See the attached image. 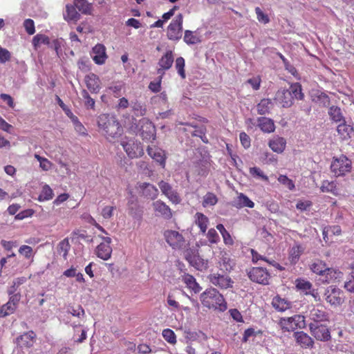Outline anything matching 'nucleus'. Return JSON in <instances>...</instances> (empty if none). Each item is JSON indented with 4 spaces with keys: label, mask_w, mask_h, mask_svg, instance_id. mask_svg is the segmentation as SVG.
<instances>
[{
    "label": "nucleus",
    "mask_w": 354,
    "mask_h": 354,
    "mask_svg": "<svg viewBox=\"0 0 354 354\" xmlns=\"http://www.w3.org/2000/svg\"><path fill=\"white\" fill-rule=\"evenodd\" d=\"M203 306L208 310L224 312L227 308V304L223 295L215 288H207L200 295Z\"/></svg>",
    "instance_id": "obj_1"
},
{
    "label": "nucleus",
    "mask_w": 354,
    "mask_h": 354,
    "mask_svg": "<svg viewBox=\"0 0 354 354\" xmlns=\"http://www.w3.org/2000/svg\"><path fill=\"white\" fill-rule=\"evenodd\" d=\"M99 129L106 138H115L122 133V128L118 119L108 113L100 114L97 118Z\"/></svg>",
    "instance_id": "obj_2"
},
{
    "label": "nucleus",
    "mask_w": 354,
    "mask_h": 354,
    "mask_svg": "<svg viewBox=\"0 0 354 354\" xmlns=\"http://www.w3.org/2000/svg\"><path fill=\"white\" fill-rule=\"evenodd\" d=\"M308 324L328 323L330 320V315L326 308L323 305H312L308 307L306 315Z\"/></svg>",
    "instance_id": "obj_3"
},
{
    "label": "nucleus",
    "mask_w": 354,
    "mask_h": 354,
    "mask_svg": "<svg viewBox=\"0 0 354 354\" xmlns=\"http://www.w3.org/2000/svg\"><path fill=\"white\" fill-rule=\"evenodd\" d=\"M163 236L167 243L174 250L185 249L189 245V242L176 230H165Z\"/></svg>",
    "instance_id": "obj_4"
},
{
    "label": "nucleus",
    "mask_w": 354,
    "mask_h": 354,
    "mask_svg": "<svg viewBox=\"0 0 354 354\" xmlns=\"http://www.w3.org/2000/svg\"><path fill=\"white\" fill-rule=\"evenodd\" d=\"M279 326L283 331L291 332L297 328L303 329L306 326V317L302 315H295L292 317H281L279 320Z\"/></svg>",
    "instance_id": "obj_5"
},
{
    "label": "nucleus",
    "mask_w": 354,
    "mask_h": 354,
    "mask_svg": "<svg viewBox=\"0 0 354 354\" xmlns=\"http://www.w3.org/2000/svg\"><path fill=\"white\" fill-rule=\"evenodd\" d=\"M352 162L345 155L333 157L330 170L335 176H344L351 171Z\"/></svg>",
    "instance_id": "obj_6"
},
{
    "label": "nucleus",
    "mask_w": 354,
    "mask_h": 354,
    "mask_svg": "<svg viewBox=\"0 0 354 354\" xmlns=\"http://www.w3.org/2000/svg\"><path fill=\"white\" fill-rule=\"evenodd\" d=\"M183 16L177 15L170 22L167 28V37L169 40L178 41L183 36Z\"/></svg>",
    "instance_id": "obj_7"
},
{
    "label": "nucleus",
    "mask_w": 354,
    "mask_h": 354,
    "mask_svg": "<svg viewBox=\"0 0 354 354\" xmlns=\"http://www.w3.org/2000/svg\"><path fill=\"white\" fill-rule=\"evenodd\" d=\"M308 327L311 335L317 341L328 342L330 340V331L326 323L308 324Z\"/></svg>",
    "instance_id": "obj_8"
},
{
    "label": "nucleus",
    "mask_w": 354,
    "mask_h": 354,
    "mask_svg": "<svg viewBox=\"0 0 354 354\" xmlns=\"http://www.w3.org/2000/svg\"><path fill=\"white\" fill-rule=\"evenodd\" d=\"M124 150L129 158H138L144 155V149L140 142L129 139L121 142Z\"/></svg>",
    "instance_id": "obj_9"
},
{
    "label": "nucleus",
    "mask_w": 354,
    "mask_h": 354,
    "mask_svg": "<svg viewBox=\"0 0 354 354\" xmlns=\"http://www.w3.org/2000/svg\"><path fill=\"white\" fill-rule=\"evenodd\" d=\"M207 279L213 286L221 290H226L233 287L234 281L227 274H221L218 272H212L207 276Z\"/></svg>",
    "instance_id": "obj_10"
},
{
    "label": "nucleus",
    "mask_w": 354,
    "mask_h": 354,
    "mask_svg": "<svg viewBox=\"0 0 354 354\" xmlns=\"http://www.w3.org/2000/svg\"><path fill=\"white\" fill-rule=\"evenodd\" d=\"M249 279L255 283L268 285L270 279V274L266 268L262 267H253L248 271Z\"/></svg>",
    "instance_id": "obj_11"
},
{
    "label": "nucleus",
    "mask_w": 354,
    "mask_h": 354,
    "mask_svg": "<svg viewBox=\"0 0 354 354\" xmlns=\"http://www.w3.org/2000/svg\"><path fill=\"white\" fill-rule=\"evenodd\" d=\"M100 238L102 242L96 247L95 252L98 258L106 261L111 258L112 254L111 239L108 236H100Z\"/></svg>",
    "instance_id": "obj_12"
},
{
    "label": "nucleus",
    "mask_w": 354,
    "mask_h": 354,
    "mask_svg": "<svg viewBox=\"0 0 354 354\" xmlns=\"http://www.w3.org/2000/svg\"><path fill=\"white\" fill-rule=\"evenodd\" d=\"M343 292L335 286H329L325 292L326 301L331 306H339L344 302Z\"/></svg>",
    "instance_id": "obj_13"
},
{
    "label": "nucleus",
    "mask_w": 354,
    "mask_h": 354,
    "mask_svg": "<svg viewBox=\"0 0 354 354\" xmlns=\"http://www.w3.org/2000/svg\"><path fill=\"white\" fill-rule=\"evenodd\" d=\"M174 61V57L172 50H167L165 53L158 60V68L157 69V73L158 75H161V77H163V75L165 73V71L170 69L171 67L172 66Z\"/></svg>",
    "instance_id": "obj_14"
},
{
    "label": "nucleus",
    "mask_w": 354,
    "mask_h": 354,
    "mask_svg": "<svg viewBox=\"0 0 354 354\" xmlns=\"http://www.w3.org/2000/svg\"><path fill=\"white\" fill-rule=\"evenodd\" d=\"M159 188L162 193L172 203L178 204L181 199L178 192L173 189L172 186L166 181L161 180L158 183Z\"/></svg>",
    "instance_id": "obj_15"
},
{
    "label": "nucleus",
    "mask_w": 354,
    "mask_h": 354,
    "mask_svg": "<svg viewBox=\"0 0 354 354\" xmlns=\"http://www.w3.org/2000/svg\"><path fill=\"white\" fill-rule=\"evenodd\" d=\"M37 335L32 330L24 333L16 338V344L21 348H30L36 342Z\"/></svg>",
    "instance_id": "obj_16"
},
{
    "label": "nucleus",
    "mask_w": 354,
    "mask_h": 354,
    "mask_svg": "<svg viewBox=\"0 0 354 354\" xmlns=\"http://www.w3.org/2000/svg\"><path fill=\"white\" fill-rule=\"evenodd\" d=\"M235 265L234 259L230 258L226 251H221L218 261V267L221 270L225 273H230L234 270Z\"/></svg>",
    "instance_id": "obj_17"
},
{
    "label": "nucleus",
    "mask_w": 354,
    "mask_h": 354,
    "mask_svg": "<svg viewBox=\"0 0 354 354\" xmlns=\"http://www.w3.org/2000/svg\"><path fill=\"white\" fill-rule=\"evenodd\" d=\"M147 151L151 158L158 162L162 168H165L167 157L164 150L156 146H149Z\"/></svg>",
    "instance_id": "obj_18"
},
{
    "label": "nucleus",
    "mask_w": 354,
    "mask_h": 354,
    "mask_svg": "<svg viewBox=\"0 0 354 354\" xmlns=\"http://www.w3.org/2000/svg\"><path fill=\"white\" fill-rule=\"evenodd\" d=\"M153 207L158 216H161L165 219H170L172 217V212L170 207L160 200L153 203Z\"/></svg>",
    "instance_id": "obj_19"
},
{
    "label": "nucleus",
    "mask_w": 354,
    "mask_h": 354,
    "mask_svg": "<svg viewBox=\"0 0 354 354\" xmlns=\"http://www.w3.org/2000/svg\"><path fill=\"white\" fill-rule=\"evenodd\" d=\"M275 100L283 107H290L293 104V96L288 89H280L275 95Z\"/></svg>",
    "instance_id": "obj_20"
},
{
    "label": "nucleus",
    "mask_w": 354,
    "mask_h": 354,
    "mask_svg": "<svg viewBox=\"0 0 354 354\" xmlns=\"http://www.w3.org/2000/svg\"><path fill=\"white\" fill-rule=\"evenodd\" d=\"M93 59L97 64H102L106 62L107 55L106 48L103 44H96L92 50Z\"/></svg>",
    "instance_id": "obj_21"
},
{
    "label": "nucleus",
    "mask_w": 354,
    "mask_h": 354,
    "mask_svg": "<svg viewBox=\"0 0 354 354\" xmlns=\"http://www.w3.org/2000/svg\"><path fill=\"white\" fill-rule=\"evenodd\" d=\"M294 337L297 343L302 348H313L314 346L315 342L313 338L304 331L295 332Z\"/></svg>",
    "instance_id": "obj_22"
},
{
    "label": "nucleus",
    "mask_w": 354,
    "mask_h": 354,
    "mask_svg": "<svg viewBox=\"0 0 354 354\" xmlns=\"http://www.w3.org/2000/svg\"><path fill=\"white\" fill-rule=\"evenodd\" d=\"M272 307L279 312H285L292 307L291 301L287 299L282 298L279 295L273 297L272 300Z\"/></svg>",
    "instance_id": "obj_23"
},
{
    "label": "nucleus",
    "mask_w": 354,
    "mask_h": 354,
    "mask_svg": "<svg viewBox=\"0 0 354 354\" xmlns=\"http://www.w3.org/2000/svg\"><path fill=\"white\" fill-rule=\"evenodd\" d=\"M323 277L324 283H334L340 281L343 277V272L337 269L328 267Z\"/></svg>",
    "instance_id": "obj_24"
},
{
    "label": "nucleus",
    "mask_w": 354,
    "mask_h": 354,
    "mask_svg": "<svg viewBox=\"0 0 354 354\" xmlns=\"http://www.w3.org/2000/svg\"><path fill=\"white\" fill-rule=\"evenodd\" d=\"M141 194L147 198L153 200L158 195V189L152 184L142 183L139 185Z\"/></svg>",
    "instance_id": "obj_25"
},
{
    "label": "nucleus",
    "mask_w": 354,
    "mask_h": 354,
    "mask_svg": "<svg viewBox=\"0 0 354 354\" xmlns=\"http://www.w3.org/2000/svg\"><path fill=\"white\" fill-rule=\"evenodd\" d=\"M85 84L92 93H97L100 90V79L94 73L88 74L85 77Z\"/></svg>",
    "instance_id": "obj_26"
},
{
    "label": "nucleus",
    "mask_w": 354,
    "mask_h": 354,
    "mask_svg": "<svg viewBox=\"0 0 354 354\" xmlns=\"http://www.w3.org/2000/svg\"><path fill=\"white\" fill-rule=\"evenodd\" d=\"M305 248L299 243H295L288 250V260L292 265H295L304 253Z\"/></svg>",
    "instance_id": "obj_27"
},
{
    "label": "nucleus",
    "mask_w": 354,
    "mask_h": 354,
    "mask_svg": "<svg viewBox=\"0 0 354 354\" xmlns=\"http://www.w3.org/2000/svg\"><path fill=\"white\" fill-rule=\"evenodd\" d=\"M257 125L259 129L264 133H272L275 130L274 121L266 117H259L257 119Z\"/></svg>",
    "instance_id": "obj_28"
},
{
    "label": "nucleus",
    "mask_w": 354,
    "mask_h": 354,
    "mask_svg": "<svg viewBox=\"0 0 354 354\" xmlns=\"http://www.w3.org/2000/svg\"><path fill=\"white\" fill-rule=\"evenodd\" d=\"M182 281L186 284V287L194 292L195 294L198 293L202 288L196 282V279L189 274H185L182 276Z\"/></svg>",
    "instance_id": "obj_29"
},
{
    "label": "nucleus",
    "mask_w": 354,
    "mask_h": 354,
    "mask_svg": "<svg viewBox=\"0 0 354 354\" xmlns=\"http://www.w3.org/2000/svg\"><path fill=\"white\" fill-rule=\"evenodd\" d=\"M268 145L273 151L280 153L285 150L286 141L282 137L276 136L269 141Z\"/></svg>",
    "instance_id": "obj_30"
},
{
    "label": "nucleus",
    "mask_w": 354,
    "mask_h": 354,
    "mask_svg": "<svg viewBox=\"0 0 354 354\" xmlns=\"http://www.w3.org/2000/svg\"><path fill=\"white\" fill-rule=\"evenodd\" d=\"M194 223L199 227L200 232L205 234L209 225L208 217L201 212H196L194 215Z\"/></svg>",
    "instance_id": "obj_31"
},
{
    "label": "nucleus",
    "mask_w": 354,
    "mask_h": 354,
    "mask_svg": "<svg viewBox=\"0 0 354 354\" xmlns=\"http://www.w3.org/2000/svg\"><path fill=\"white\" fill-rule=\"evenodd\" d=\"M233 206L241 209L245 207L253 208L254 203L246 195L243 193H240L237 198L233 201Z\"/></svg>",
    "instance_id": "obj_32"
},
{
    "label": "nucleus",
    "mask_w": 354,
    "mask_h": 354,
    "mask_svg": "<svg viewBox=\"0 0 354 354\" xmlns=\"http://www.w3.org/2000/svg\"><path fill=\"white\" fill-rule=\"evenodd\" d=\"M327 264L324 261L321 259H315L312 263L310 265V270L319 276H324L326 272V270L327 269Z\"/></svg>",
    "instance_id": "obj_33"
},
{
    "label": "nucleus",
    "mask_w": 354,
    "mask_h": 354,
    "mask_svg": "<svg viewBox=\"0 0 354 354\" xmlns=\"http://www.w3.org/2000/svg\"><path fill=\"white\" fill-rule=\"evenodd\" d=\"M320 190L322 192L331 193L332 194L336 196L339 195V192L337 186V183L335 181L324 180L322 183Z\"/></svg>",
    "instance_id": "obj_34"
},
{
    "label": "nucleus",
    "mask_w": 354,
    "mask_h": 354,
    "mask_svg": "<svg viewBox=\"0 0 354 354\" xmlns=\"http://www.w3.org/2000/svg\"><path fill=\"white\" fill-rule=\"evenodd\" d=\"M141 136L143 139L155 140V128L152 122L147 120L145 126H142Z\"/></svg>",
    "instance_id": "obj_35"
},
{
    "label": "nucleus",
    "mask_w": 354,
    "mask_h": 354,
    "mask_svg": "<svg viewBox=\"0 0 354 354\" xmlns=\"http://www.w3.org/2000/svg\"><path fill=\"white\" fill-rule=\"evenodd\" d=\"M338 135L342 140H347L351 138V135L353 131V127L347 124L344 121L339 124L337 127Z\"/></svg>",
    "instance_id": "obj_36"
},
{
    "label": "nucleus",
    "mask_w": 354,
    "mask_h": 354,
    "mask_svg": "<svg viewBox=\"0 0 354 354\" xmlns=\"http://www.w3.org/2000/svg\"><path fill=\"white\" fill-rule=\"evenodd\" d=\"M273 104L268 98L262 99L257 106V113L259 115H266L270 113Z\"/></svg>",
    "instance_id": "obj_37"
},
{
    "label": "nucleus",
    "mask_w": 354,
    "mask_h": 354,
    "mask_svg": "<svg viewBox=\"0 0 354 354\" xmlns=\"http://www.w3.org/2000/svg\"><path fill=\"white\" fill-rule=\"evenodd\" d=\"M295 286L297 290L302 291L306 295H308L313 289L312 283L304 279H297L295 281Z\"/></svg>",
    "instance_id": "obj_38"
},
{
    "label": "nucleus",
    "mask_w": 354,
    "mask_h": 354,
    "mask_svg": "<svg viewBox=\"0 0 354 354\" xmlns=\"http://www.w3.org/2000/svg\"><path fill=\"white\" fill-rule=\"evenodd\" d=\"M328 115L330 119L335 122H341L342 120L344 121L341 109L337 106L330 107Z\"/></svg>",
    "instance_id": "obj_39"
},
{
    "label": "nucleus",
    "mask_w": 354,
    "mask_h": 354,
    "mask_svg": "<svg viewBox=\"0 0 354 354\" xmlns=\"http://www.w3.org/2000/svg\"><path fill=\"white\" fill-rule=\"evenodd\" d=\"M71 245L68 238L61 241L57 245V252L62 254L63 258L66 260L67 259L68 253L70 250Z\"/></svg>",
    "instance_id": "obj_40"
},
{
    "label": "nucleus",
    "mask_w": 354,
    "mask_h": 354,
    "mask_svg": "<svg viewBox=\"0 0 354 354\" xmlns=\"http://www.w3.org/2000/svg\"><path fill=\"white\" fill-rule=\"evenodd\" d=\"M131 106L132 108V111L135 113L136 115L143 116L146 114V106L138 100H136L131 101Z\"/></svg>",
    "instance_id": "obj_41"
},
{
    "label": "nucleus",
    "mask_w": 354,
    "mask_h": 354,
    "mask_svg": "<svg viewBox=\"0 0 354 354\" xmlns=\"http://www.w3.org/2000/svg\"><path fill=\"white\" fill-rule=\"evenodd\" d=\"M32 45L34 48L37 50L41 44H50V39L48 36L42 34H37L32 38Z\"/></svg>",
    "instance_id": "obj_42"
},
{
    "label": "nucleus",
    "mask_w": 354,
    "mask_h": 354,
    "mask_svg": "<svg viewBox=\"0 0 354 354\" xmlns=\"http://www.w3.org/2000/svg\"><path fill=\"white\" fill-rule=\"evenodd\" d=\"M80 14L76 10V8L75 6L72 5H66V15H65V19L66 20H73V21H77L80 19Z\"/></svg>",
    "instance_id": "obj_43"
},
{
    "label": "nucleus",
    "mask_w": 354,
    "mask_h": 354,
    "mask_svg": "<svg viewBox=\"0 0 354 354\" xmlns=\"http://www.w3.org/2000/svg\"><path fill=\"white\" fill-rule=\"evenodd\" d=\"M81 95L84 100V106L86 109L95 110V101L91 97L88 92L86 89L81 91Z\"/></svg>",
    "instance_id": "obj_44"
},
{
    "label": "nucleus",
    "mask_w": 354,
    "mask_h": 354,
    "mask_svg": "<svg viewBox=\"0 0 354 354\" xmlns=\"http://www.w3.org/2000/svg\"><path fill=\"white\" fill-rule=\"evenodd\" d=\"M185 61L183 57H178L175 60V68L178 74L182 79H185L186 73L185 70Z\"/></svg>",
    "instance_id": "obj_45"
},
{
    "label": "nucleus",
    "mask_w": 354,
    "mask_h": 354,
    "mask_svg": "<svg viewBox=\"0 0 354 354\" xmlns=\"http://www.w3.org/2000/svg\"><path fill=\"white\" fill-rule=\"evenodd\" d=\"M218 202V198L212 192H207L204 196L202 205L204 207H207L209 206H214Z\"/></svg>",
    "instance_id": "obj_46"
},
{
    "label": "nucleus",
    "mask_w": 354,
    "mask_h": 354,
    "mask_svg": "<svg viewBox=\"0 0 354 354\" xmlns=\"http://www.w3.org/2000/svg\"><path fill=\"white\" fill-rule=\"evenodd\" d=\"M53 196L54 194L53 189L49 185H45L43 186L41 192L39 196V200L40 201H49L53 198Z\"/></svg>",
    "instance_id": "obj_47"
},
{
    "label": "nucleus",
    "mask_w": 354,
    "mask_h": 354,
    "mask_svg": "<svg viewBox=\"0 0 354 354\" xmlns=\"http://www.w3.org/2000/svg\"><path fill=\"white\" fill-rule=\"evenodd\" d=\"M291 95L293 96V99L302 100L304 94L302 93L301 86L298 84H293L290 86V89H288Z\"/></svg>",
    "instance_id": "obj_48"
},
{
    "label": "nucleus",
    "mask_w": 354,
    "mask_h": 354,
    "mask_svg": "<svg viewBox=\"0 0 354 354\" xmlns=\"http://www.w3.org/2000/svg\"><path fill=\"white\" fill-rule=\"evenodd\" d=\"M162 335L165 341L170 344L174 345L176 344V335L175 333L170 328H165L162 332Z\"/></svg>",
    "instance_id": "obj_49"
},
{
    "label": "nucleus",
    "mask_w": 354,
    "mask_h": 354,
    "mask_svg": "<svg viewBox=\"0 0 354 354\" xmlns=\"http://www.w3.org/2000/svg\"><path fill=\"white\" fill-rule=\"evenodd\" d=\"M17 308L10 302L2 305L0 308V317H5L14 313Z\"/></svg>",
    "instance_id": "obj_50"
},
{
    "label": "nucleus",
    "mask_w": 354,
    "mask_h": 354,
    "mask_svg": "<svg viewBox=\"0 0 354 354\" xmlns=\"http://www.w3.org/2000/svg\"><path fill=\"white\" fill-rule=\"evenodd\" d=\"M183 39L184 41L189 45L195 44L201 41L198 37L194 35L192 31L188 30L185 31Z\"/></svg>",
    "instance_id": "obj_51"
},
{
    "label": "nucleus",
    "mask_w": 354,
    "mask_h": 354,
    "mask_svg": "<svg viewBox=\"0 0 354 354\" xmlns=\"http://www.w3.org/2000/svg\"><path fill=\"white\" fill-rule=\"evenodd\" d=\"M180 250L183 252V256L189 263L194 262L195 259H197V256H198L195 250L190 248L189 245L185 249Z\"/></svg>",
    "instance_id": "obj_52"
},
{
    "label": "nucleus",
    "mask_w": 354,
    "mask_h": 354,
    "mask_svg": "<svg viewBox=\"0 0 354 354\" xmlns=\"http://www.w3.org/2000/svg\"><path fill=\"white\" fill-rule=\"evenodd\" d=\"M278 181L285 187H286L289 190L292 191L295 189V185L292 180L290 179L286 175H279L277 178Z\"/></svg>",
    "instance_id": "obj_53"
},
{
    "label": "nucleus",
    "mask_w": 354,
    "mask_h": 354,
    "mask_svg": "<svg viewBox=\"0 0 354 354\" xmlns=\"http://www.w3.org/2000/svg\"><path fill=\"white\" fill-rule=\"evenodd\" d=\"M35 158L39 162V167L44 171H48L52 167V163L47 158L40 156L38 154H35Z\"/></svg>",
    "instance_id": "obj_54"
},
{
    "label": "nucleus",
    "mask_w": 354,
    "mask_h": 354,
    "mask_svg": "<svg viewBox=\"0 0 354 354\" xmlns=\"http://www.w3.org/2000/svg\"><path fill=\"white\" fill-rule=\"evenodd\" d=\"M68 313L78 318H83L85 316V311L80 305H78L76 307H69L68 309Z\"/></svg>",
    "instance_id": "obj_55"
},
{
    "label": "nucleus",
    "mask_w": 354,
    "mask_h": 354,
    "mask_svg": "<svg viewBox=\"0 0 354 354\" xmlns=\"http://www.w3.org/2000/svg\"><path fill=\"white\" fill-rule=\"evenodd\" d=\"M195 130L192 133L193 136L199 137L203 142L207 143L208 140L206 137V128L205 127H194Z\"/></svg>",
    "instance_id": "obj_56"
},
{
    "label": "nucleus",
    "mask_w": 354,
    "mask_h": 354,
    "mask_svg": "<svg viewBox=\"0 0 354 354\" xmlns=\"http://www.w3.org/2000/svg\"><path fill=\"white\" fill-rule=\"evenodd\" d=\"M76 7L84 14H90L91 7L85 0H77Z\"/></svg>",
    "instance_id": "obj_57"
},
{
    "label": "nucleus",
    "mask_w": 354,
    "mask_h": 354,
    "mask_svg": "<svg viewBox=\"0 0 354 354\" xmlns=\"http://www.w3.org/2000/svg\"><path fill=\"white\" fill-rule=\"evenodd\" d=\"M19 253L26 259H30L33 257L32 248L26 245H23L19 248Z\"/></svg>",
    "instance_id": "obj_58"
},
{
    "label": "nucleus",
    "mask_w": 354,
    "mask_h": 354,
    "mask_svg": "<svg viewBox=\"0 0 354 354\" xmlns=\"http://www.w3.org/2000/svg\"><path fill=\"white\" fill-rule=\"evenodd\" d=\"M207 238L211 243H217L220 241L219 235L214 228H210L208 230Z\"/></svg>",
    "instance_id": "obj_59"
},
{
    "label": "nucleus",
    "mask_w": 354,
    "mask_h": 354,
    "mask_svg": "<svg viewBox=\"0 0 354 354\" xmlns=\"http://www.w3.org/2000/svg\"><path fill=\"white\" fill-rule=\"evenodd\" d=\"M24 27L28 35H33L35 32V23L31 19H27L24 21Z\"/></svg>",
    "instance_id": "obj_60"
},
{
    "label": "nucleus",
    "mask_w": 354,
    "mask_h": 354,
    "mask_svg": "<svg viewBox=\"0 0 354 354\" xmlns=\"http://www.w3.org/2000/svg\"><path fill=\"white\" fill-rule=\"evenodd\" d=\"M115 209L114 206H105L102 209V216L104 219H110L113 216V212Z\"/></svg>",
    "instance_id": "obj_61"
},
{
    "label": "nucleus",
    "mask_w": 354,
    "mask_h": 354,
    "mask_svg": "<svg viewBox=\"0 0 354 354\" xmlns=\"http://www.w3.org/2000/svg\"><path fill=\"white\" fill-rule=\"evenodd\" d=\"M161 75H159V78L157 82H151L149 85V88L153 93H158L161 89Z\"/></svg>",
    "instance_id": "obj_62"
},
{
    "label": "nucleus",
    "mask_w": 354,
    "mask_h": 354,
    "mask_svg": "<svg viewBox=\"0 0 354 354\" xmlns=\"http://www.w3.org/2000/svg\"><path fill=\"white\" fill-rule=\"evenodd\" d=\"M247 82L251 85L254 90L257 91L260 88L261 80L259 76H257L248 80Z\"/></svg>",
    "instance_id": "obj_63"
},
{
    "label": "nucleus",
    "mask_w": 354,
    "mask_h": 354,
    "mask_svg": "<svg viewBox=\"0 0 354 354\" xmlns=\"http://www.w3.org/2000/svg\"><path fill=\"white\" fill-rule=\"evenodd\" d=\"M137 351L139 354H149L152 350L147 344H140L137 346Z\"/></svg>",
    "instance_id": "obj_64"
}]
</instances>
